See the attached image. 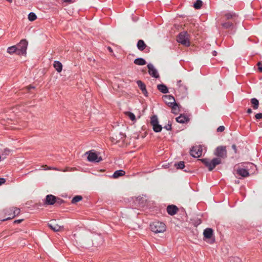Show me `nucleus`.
Returning a JSON list of instances; mask_svg holds the SVG:
<instances>
[{
	"instance_id": "nucleus-22",
	"label": "nucleus",
	"mask_w": 262,
	"mask_h": 262,
	"mask_svg": "<svg viewBox=\"0 0 262 262\" xmlns=\"http://www.w3.org/2000/svg\"><path fill=\"white\" fill-rule=\"evenodd\" d=\"M157 89L163 94H166L168 92L167 87L164 84H160L157 85Z\"/></svg>"
},
{
	"instance_id": "nucleus-47",
	"label": "nucleus",
	"mask_w": 262,
	"mask_h": 262,
	"mask_svg": "<svg viewBox=\"0 0 262 262\" xmlns=\"http://www.w3.org/2000/svg\"><path fill=\"white\" fill-rule=\"evenodd\" d=\"M107 50L109 51L110 52H111V53L113 52V49H112L111 47H107Z\"/></svg>"
},
{
	"instance_id": "nucleus-4",
	"label": "nucleus",
	"mask_w": 262,
	"mask_h": 262,
	"mask_svg": "<svg viewBox=\"0 0 262 262\" xmlns=\"http://www.w3.org/2000/svg\"><path fill=\"white\" fill-rule=\"evenodd\" d=\"M16 46H17L18 55H25L26 54L28 46V41L26 39H21Z\"/></svg>"
},
{
	"instance_id": "nucleus-37",
	"label": "nucleus",
	"mask_w": 262,
	"mask_h": 262,
	"mask_svg": "<svg viewBox=\"0 0 262 262\" xmlns=\"http://www.w3.org/2000/svg\"><path fill=\"white\" fill-rule=\"evenodd\" d=\"M63 203H64V201L62 199H61L59 198L56 197V201L55 204H56L58 205H60L62 204H63Z\"/></svg>"
},
{
	"instance_id": "nucleus-8",
	"label": "nucleus",
	"mask_w": 262,
	"mask_h": 262,
	"mask_svg": "<svg viewBox=\"0 0 262 262\" xmlns=\"http://www.w3.org/2000/svg\"><path fill=\"white\" fill-rule=\"evenodd\" d=\"M177 85L178 86V92L179 95L181 97H184L187 94V88L182 83L181 80L177 81Z\"/></svg>"
},
{
	"instance_id": "nucleus-6",
	"label": "nucleus",
	"mask_w": 262,
	"mask_h": 262,
	"mask_svg": "<svg viewBox=\"0 0 262 262\" xmlns=\"http://www.w3.org/2000/svg\"><path fill=\"white\" fill-rule=\"evenodd\" d=\"M150 124L152 126L154 132L159 133L161 131L162 127L159 123L158 119L157 116L154 115L150 118Z\"/></svg>"
},
{
	"instance_id": "nucleus-40",
	"label": "nucleus",
	"mask_w": 262,
	"mask_h": 262,
	"mask_svg": "<svg viewBox=\"0 0 262 262\" xmlns=\"http://www.w3.org/2000/svg\"><path fill=\"white\" fill-rule=\"evenodd\" d=\"M224 130H225V127L224 126H220L217 128V132H223Z\"/></svg>"
},
{
	"instance_id": "nucleus-38",
	"label": "nucleus",
	"mask_w": 262,
	"mask_h": 262,
	"mask_svg": "<svg viewBox=\"0 0 262 262\" xmlns=\"http://www.w3.org/2000/svg\"><path fill=\"white\" fill-rule=\"evenodd\" d=\"M164 128L166 129L167 130H170L171 129V124L168 123L166 125L164 126Z\"/></svg>"
},
{
	"instance_id": "nucleus-41",
	"label": "nucleus",
	"mask_w": 262,
	"mask_h": 262,
	"mask_svg": "<svg viewBox=\"0 0 262 262\" xmlns=\"http://www.w3.org/2000/svg\"><path fill=\"white\" fill-rule=\"evenodd\" d=\"M255 117L256 119H262V113H257L255 115Z\"/></svg>"
},
{
	"instance_id": "nucleus-44",
	"label": "nucleus",
	"mask_w": 262,
	"mask_h": 262,
	"mask_svg": "<svg viewBox=\"0 0 262 262\" xmlns=\"http://www.w3.org/2000/svg\"><path fill=\"white\" fill-rule=\"evenodd\" d=\"M232 149L234 150V152L236 154L237 153V148H236V146L235 144H233L232 145Z\"/></svg>"
},
{
	"instance_id": "nucleus-16",
	"label": "nucleus",
	"mask_w": 262,
	"mask_h": 262,
	"mask_svg": "<svg viewBox=\"0 0 262 262\" xmlns=\"http://www.w3.org/2000/svg\"><path fill=\"white\" fill-rule=\"evenodd\" d=\"M163 99L165 103L169 107L176 102L174 98L171 95H164Z\"/></svg>"
},
{
	"instance_id": "nucleus-25",
	"label": "nucleus",
	"mask_w": 262,
	"mask_h": 262,
	"mask_svg": "<svg viewBox=\"0 0 262 262\" xmlns=\"http://www.w3.org/2000/svg\"><path fill=\"white\" fill-rule=\"evenodd\" d=\"M125 172L123 170H116L114 172L113 175V177L114 178H118L119 177H121V176H123L124 175H125Z\"/></svg>"
},
{
	"instance_id": "nucleus-27",
	"label": "nucleus",
	"mask_w": 262,
	"mask_h": 262,
	"mask_svg": "<svg viewBox=\"0 0 262 262\" xmlns=\"http://www.w3.org/2000/svg\"><path fill=\"white\" fill-rule=\"evenodd\" d=\"M7 52L10 54H13L16 53L17 54V46L16 45L8 47L7 49Z\"/></svg>"
},
{
	"instance_id": "nucleus-14",
	"label": "nucleus",
	"mask_w": 262,
	"mask_h": 262,
	"mask_svg": "<svg viewBox=\"0 0 262 262\" xmlns=\"http://www.w3.org/2000/svg\"><path fill=\"white\" fill-rule=\"evenodd\" d=\"M166 211L169 215L172 216L178 213L179 208L174 205H169L166 208Z\"/></svg>"
},
{
	"instance_id": "nucleus-3",
	"label": "nucleus",
	"mask_w": 262,
	"mask_h": 262,
	"mask_svg": "<svg viewBox=\"0 0 262 262\" xmlns=\"http://www.w3.org/2000/svg\"><path fill=\"white\" fill-rule=\"evenodd\" d=\"M177 40L178 42L186 47H189L190 45L189 35L187 31L180 33L177 37Z\"/></svg>"
},
{
	"instance_id": "nucleus-18",
	"label": "nucleus",
	"mask_w": 262,
	"mask_h": 262,
	"mask_svg": "<svg viewBox=\"0 0 262 262\" xmlns=\"http://www.w3.org/2000/svg\"><path fill=\"white\" fill-rule=\"evenodd\" d=\"M137 83L139 88L141 89L142 93L145 96H147V91L146 90V85L141 80H138Z\"/></svg>"
},
{
	"instance_id": "nucleus-45",
	"label": "nucleus",
	"mask_w": 262,
	"mask_h": 262,
	"mask_svg": "<svg viewBox=\"0 0 262 262\" xmlns=\"http://www.w3.org/2000/svg\"><path fill=\"white\" fill-rule=\"evenodd\" d=\"M23 220H24L23 219L17 220L14 221V224L20 223Z\"/></svg>"
},
{
	"instance_id": "nucleus-35",
	"label": "nucleus",
	"mask_w": 262,
	"mask_h": 262,
	"mask_svg": "<svg viewBox=\"0 0 262 262\" xmlns=\"http://www.w3.org/2000/svg\"><path fill=\"white\" fill-rule=\"evenodd\" d=\"M42 167L44 168V169L45 170H59V169L56 168V167H50V166H48L47 165H42Z\"/></svg>"
},
{
	"instance_id": "nucleus-48",
	"label": "nucleus",
	"mask_w": 262,
	"mask_h": 262,
	"mask_svg": "<svg viewBox=\"0 0 262 262\" xmlns=\"http://www.w3.org/2000/svg\"><path fill=\"white\" fill-rule=\"evenodd\" d=\"M247 112L249 114H251L252 112V111L251 108H248L247 111Z\"/></svg>"
},
{
	"instance_id": "nucleus-43",
	"label": "nucleus",
	"mask_w": 262,
	"mask_h": 262,
	"mask_svg": "<svg viewBox=\"0 0 262 262\" xmlns=\"http://www.w3.org/2000/svg\"><path fill=\"white\" fill-rule=\"evenodd\" d=\"M6 180L5 178H0V186L5 183Z\"/></svg>"
},
{
	"instance_id": "nucleus-23",
	"label": "nucleus",
	"mask_w": 262,
	"mask_h": 262,
	"mask_svg": "<svg viewBox=\"0 0 262 262\" xmlns=\"http://www.w3.org/2000/svg\"><path fill=\"white\" fill-rule=\"evenodd\" d=\"M54 67L58 72H60L62 69V64L59 61H55L54 62Z\"/></svg>"
},
{
	"instance_id": "nucleus-10",
	"label": "nucleus",
	"mask_w": 262,
	"mask_h": 262,
	"mask_svg": "<svg viewBox=\"0 0 262 262\" xmlns=\"http://www.w3.org/2000/svg\"><path fill=\"white\" fill-rule=\"evenodd\" d=\"M85 154L88 155L87 159L90 162L98 163L102 160L101 157H98L96 152L92 151H87Z\"/></svg>"
},
{
	"instance_id": "nucleus-34",
	"label": "nucleus",
	"mask_w": 262,
	"mask_h": 262,
	"mask_svg": "<svg viewBox=\"0 0 262 262\" xmlns=\"http://www.w3.org/2000/svg\"><path fill=\"white\" fill-rule=\"evenodd\" d=\"M37 18L36 15L33 12H30L28 14V19L30 21H34Z\"/></svg>"
},
{
	"instance_id": "nucleus-26",
	"label": "nucleus",
	"mask_w": 262,
	"mask_h": 262,
	"mask_svg": "<svg viewBox=\"0 0 262 262\" xmlns=\"http://www.w3.org/2000/svg\"><path fill=\"white\" fill-rule=\"evenodd\" d=\"M251 103L252 104V107H253V109L256 110L258 108L259 101L256 98H252L251 99Z\"/></svg>"
},
{
	"instance_id": "nucleus-49",
	"label": "nucleus",
	"mask_w": 262,
	"mask_h": 262,
	"mask_svg": "<svg viewBox=\"0 0 262 262\" xmlns=\"http://www.w3.org/2000/svg\"><path fill=\"white\" fill-rule=\"evenodd\" d=\"M212 55H213L214 56H216V55H217V52H216V51H213L212 52Z\"/></svg>"
},
{
	"instance_id": "nucleus-28",
	"label": "nucleus",
	"mask_w": 262,
	"mask_h": 262,
	"mask_svg": "<svg viewBox=\"0 0 262 262\" xmlns=\"http://www.w3.org/2000/svg\"><path fill=\"white\" fill-rule=\"evenodd\" d=\"M203 2L201 0H196L193 4V7L196 9H200L202 6Z\"/></svg>"
},
{
	"instance_id": "nucleus-5",
	"label": "nucleus",
	"mask_w": 262,
	"mask_h": 262,
	"mask_svg": "<svg viewBox=\"0 0 262 262\" xmlns=\"http://www.w3.org/2000/svg\"><path fill=\"white\" fill-rule=\"evenodd\" d=\"M214 155L217 157L216 158L225 159L227 157V152L226 146H220L216 147L214 151Z\"/></svg>"
},
{
	"instance_id": "nucleus-13",
	"label": "nucleus",
	"mask_w": 262,
	"mask_h": 262,
	"mask_svg": "<svg viewBox=\"0 0 262 262\" xmlns=\"http://www.w3.org/2000/svg\"><path fill=\"white\" fill-rule=\"evenodd\" d=\"M147 68L148 69L149 74L150 76L155 78H158L159 77V75L158 73L157 70L154 68V66L152 64H148Z\"/></svg>"
},
{
	"instance_id": "nucleus-19",
	"label": "nucleus",
	"mask_w": 262,
	"mask_h": 262,
	"mask_svg": "<svg viewBox=\"0 0 262 262\" xmlns=\"http://www.w3.org/2000/svg\"><path fill=\"white\" fill-rule=\"evenodd\" d=\"M213 230L211 228H208L204 230L203 235L205 238L210 239L213 235Z\"/></svg>"
},
{
	"instance_id": "nucleus-46",
	"label": "nucleus",
	"mask_w": 262,
	"mask_h": 262,
	"mask_svg": "<svg viewBox=\"0 0 262 262\" xmlns=\"http://www.w3.org/2000/svg\"><path fill=\"white\" fill-rule=\"evenodd\" d=\"M34 88H35V87H34V86H32V85H29V86H28L27 87V89H28V90H29V91L30 89H34Z\"/></svg>"
},
{
	"instance_id": "nucleus-39",
	"label": "nucleus",
	"mask_w": 262,
	"mask_h": 262,
	"mask_svg": "<svg viewBox=\"0 0 262 262\" xmlns=\"http://www.w3.org/2000/svg\"><path fill=\"white\" fill-rule=\"evenodd\" d=\"M233 14L231 13H228L225 14V16L227 19H229L233 16Z\"/></svg>"
},
{
	"instance_id": "nucleus-20",
	"label": "nucleus",
	"mask_w": 262,
	"mask_h": 262,
	"mask_svg": "<svg viewBox=\"0 0 262 262\" xmlns=\"http://www.w3.org/2000/svg\"><path fill=\"white\" fill-rule=\"evenodd\" d=\"M169 107L171 108V113H172L176 114V115H177L179 113V112L180 111L179 105L176 102L173 103V105L172 104Z\"/></svg>"
},
{
	"instance_id": "nucleus-12",
	"label": "nucleus",
	"mask_w": 262,
	"mask_h": 262,
	"mask_svg": "<svg viewBox=\"0 0 262 262\" xmlns=\"http://www.w3.org/2000/svg\"><path fill=\"white\" fill-rule=\"evenodd\" d=\"M56 201V196L52 194H48L43 203L46 205H53L55 204Z\"/></svg>"
},
{
	"instance_id": "nucleus-21",
	"label": "nucleus",
	"mask_w": 262,
	"mask_h": 262,
	"mask_svg": "<svg viewBox=\"0 0 262 262\" xmlns=\"http://www.w3.org/2000/svg\"><path fill=\"white\" fill-rule=\"evenodd\" d=\"M237 173L243 177H247L249 176L248 171L246 169L242 168L237 169Z\"/></svg>"
},
{
	"instance_id": "nucleus-7",
	"label": "nucleus",
	"mask_w": 262,
	"mask_h": 262,
	"mask_svg": "<svg viewBox=\"0 0 262 262\" xmlns=\"http://www.w3.org/2000/svg\"><path fill=\"white\" fill-rule=\"evenodd\" d=\"M126 137V135L121 132H116L112 133L110 137L112 141L114 143H117L121 141H123Z\"/></svg>"
},
{
	"instance_id": "nucleus-42",
	"label": "nucleus",
	"mask_w": 262,
	"mask_h": 262,
	"mask_svg": "<svg viewBox=\"0 0 262 262\" xmlns=\"http://www.w3.org/2000/svg\"><path fill=\"white\" fill-rule=\"evenodd\" d=\"M247 165L252 169H256V165L252 163H248Z\"/></svg>"
},
{
	"instance_id": "nucleus-17",
	"label": "nucleus",
	"mask_w": 262,
	"mask_h": 262,
	"mask_svg": "<svg viewBox=\"0 0 262 262\" xmlns=\"http://www.w3.org/2000/svg\"><path fill=\"white\" fill-rule=\"evenodd\" d=\"M176 121L180 123H185L189 122V118L188 116L184 114H181L179 117L176 118Z\"/></svg>"
},
{
	"instance_id": "nucleus-2",
	"label": "nucleus",
	"mask_w": 262,
	"mask_h": 262,
	"mask_svg": "<svg viewBox=\"0 0 262 262\" xmlns=\"http://www.w3.org/2000/svg\"><path fill=\"white\" fill-rule=\"evenodd\" d=\"M150 228L152 232L158 233L164 232L166 226L163 222L154 221L150 224Z\"/></svg>"
},
{
	"instance_id": "nucleus-30",
	"label": "nucleus",
	"mask_w": 262,
	"mask_h": 262,
	"mask_svg": "<svg viewBox=\"0 0 262 262\" xmlns=\"http://www.w3.org/2000/svg\"><path fill=\"white\" fill-rule=\"evenodd\" d=\"M174 166L177 169H182L185 167V162L184 161H180L178 163H176L174 164Z\"/></svg>"
},
{
	"instance_id": "nucleus-9",
	"label": "nucleus",
	"mask_w": 262,
	"mask_h": 262,
	"mask_svg": "<svg viewBox=\"0 0 262 262\" xmlns=\"http://www.w3.org/2000/svg\"><path fill=\"white\" fill-rule=\"evenodd\" d=\"M202 147L200 145L193 146L190 149V154L194 158H199L202 156Z\"/></svg>"
},
{
	"instance_id": "nucleus-31",
	"label": "nucleus",
	"mask_w": 262,
	"mask_h": 262,
	"mask_svg": "<svg viewBox=\"0 0 262 262\" xmlns=\"http://www.w3.org/2000/svg\"><path fill=\"white\" fill-rule=\"evenodd\" d=\"M82 200V197L81 195H76L75 196L71 201L72 204H76V203L79 202L80 201Z\"/></svg>"
},
{
	"instance_id": "nucleus-36",
	"label": "nucleus",
	"mask_w": 262,
	"mask_h": 262,
	"mask_svg": "<svg viewBox=\"0 0 262 262\" xmlns=\"http://www.w3.org/2000/svg\"><path fill=\"white\" fill-rule=\"evenodd\" d=\"M258 71L260 73H262V62L259 61L257 63Z\"/></svg>"
},
{
	"instance_id": "nucleus-33",
	"label": "nucleus",
	"mask_w": 262,
	"mask_h": 262,
	"mask_svg": "<svg viewBox=\"0 0 262 262\" xmlns=\"http://www.w3.org/2000/svg\"><path fill=\"white\" fill-rule=\"evenodd\" d=\"M124 114L126 116L128 117L131 120L134 121L136 119V117L133 113L130 112H126L124 113Z\"/></svg>"
},
{
	"instance_id": "nucleus-32",
	"label": "nucleus",
	"mask_w": 262,
	"mask_h": 262,
	"mask_svg": "<svg viewBox=\"0 0 262 262\" xmlns=\"http://www.w3.org/2000/svg\"><path fill=\"white\" fill-rule=\"evenodd\" d=\"M223 27L225 29H229L233 27V24L231 22H226L222 24Z\"/></svg>"
},
{
	"instance_id": "nucleus-11",
	"label": "nucleus",
	"mask_w": 262,
	"mask_h": 262,
	"mask_svg": "<svg viewBox=\"0 0 262 262\" xmlns=\"http://www.w3.org/2000/svg\"><path fill=\"white\" fill-rule=\"evenodd\" d=\"M137 47L138 49L140 51H143L144 50V52L146 53H149L150 52V48L148 47L144 42V41L142 39L138 40L137 43Z\"/></svg>"
},
{
	"instance_id": "nucleus-50",
	"label": "nucleus",
	"mask_w": 262,
	"mask_h": 262,
	"mask_svg": "<svg viewBox=\"0 0 262 262\" xmlns=\"http://www.w3.org/2000/svg\"><path fill=\"white\" fill-rule=\"evenodd\" d=\"M64 2L69 3L71 2V0H62Z\"/></svg>"
},
{
	"instance_id": "nucleus-15",
	"label": "nucleus",
	"mask_w": 262,
	"mask_h": 262,
	"mask_svg": "<svg viewBox=\"0 0 262 262\" xmlns=\"http://www.w3.org/2000/svg\"><path fill=\"white\" fill-rule=\"evenodd\" d=\"M10 211H13V213L9 214V215H11V216H9L6 219L2 220V221L9 220H11V219L14 218L15 216L18 215L20 213V209L16 208V207H12L11 209H10Z\"/></svg>"
},
{
	"instance_id": "nucleus-24",
	"label": "nucleus",
	"mask_w": 262,
	"mask_h": 262,
	"mask_svg": "<svg viewBox=\"0 0 262 262\" xmlns=\"http://www.w3.org/2000/svg\"><path fill=\"white\" fill-rule=\"evenodd\" d=\"M134 62L135 64L139 66H143L146 63L145 60L142 58H136L135 59Z\"/></svg>"
},
{
	"instance_id": "nucleus-1",
	"label": "nucleus",
	"mask_w": 262,
	"mask_h": 262,
	"mask_svg": "<svg viewBox=\"0 0 262 262\" xmlns=\"http://www.w3.org/2000/svg\"><path fill=\"white\" fill-rule=\"evenodd\" d=\"M199 160L201 161L208 168L209 171H212L216 165L222 163V160L220 158H216L212 159L211 160L207 158L201 159H199Z\"/></svg>"
},
{
	"instance_id": "nucleus-29",
	"label": "nucleus",
	"mask_w": 262,
	"mask_h": 262,
	"mask_svg": "<svg viewBox=\"0 0 262 262\" xmlns=\"http://www.w3.org/2000/svg\"><path fill=\"white\" fill-rule=\"evenodd\" d=\"M49 227L55 232L60 231L62 228L61 226L57 225H52V224H49Z\"/></svg>"
}]
</instances>
